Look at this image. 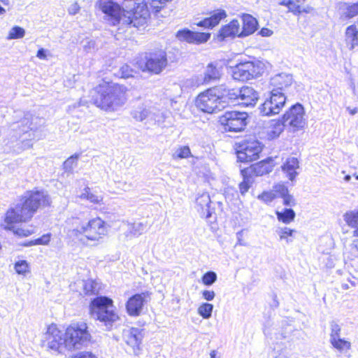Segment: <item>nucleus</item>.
Returning a JSON list of instances; mask_svg holds the SVG:
<instances>
[{
    "mask_svg": "<svg viewBox=\"0 0 358 358\" xmlns=\"http://www.w3.org/2000/svg\"><path fill=\"white\" fill-rule=\"evenodd\" d=\"M24 34L25 31L23 28L15 26L10 29L7 38L9 39L20 38L24 36Z\"/></svg>",
    "mask_w": 358,
    "mask_h": 358,
    "instance_id": "obj_45",
    "label": "nucleus"
},
{
    "mask_svg": "<svg viewBox=\"0 0 358 358\" xmlns=\"http://www.w3.org/2000/svg\"><path fill=\"white\" fill-rule=\"evenodd\" d=\"M79 158L78 154H75L70 157H69L64 162V169L66 171L71 172L73 169L77 166L78 159Z\"/></svg>",
    "mask_w": 358,
    "mask_h": 358,
    "instance_id": "obj_41",
    "label": "nucleus"
},
{
    "mask_svg": "<svg viewBox=\"0 0 358 358\" xmlns=\"http://www.w3.org/2000/svg\"><path fill=\"white\" fill-rule=\"evenodd\" d=\"M277 195L273 192H264L262 194L258 196V199L262 200L265 203L271 202Z\"/></svg>",
    "mask_w": 358,
    "mask_h": 358,
    "instance_id": "obj_50",
    "label": "nucleus"
},
{
    "mask_svg": "<svg viewBox=\"0 0 358 358\" xmlns=\"http://www.w3.org/2000/svg\"><path fill=\"white\" fill-rule=\"evenodd\" d=\"M241 173L243 176V181L240 182L238 187L241 194L245 195L253 183V178L252 176L248 173V170L242 169Z\"/></svg>",
    "mask_w": 358,
    "mask_h": 358,
    "instance_id": "obj_30",
    "label": "nucleus"
},
{
    "mask_svg": "<svg viewBox=\"0 0 358 358\" xmlns=\"http://www.w3.org/2000/svg\"><path fill=\"white\" fill-rule=\"evenodd\" d=\"M281 198L283 199V204L287 206H294L296 205V201L292 195L289 194V192Z\"/></svg>",
    "mask_w": 358,
    "mask_h": 358,
    "instance_id": "obj_53",
    "label": "nucleus"
},
{
    "mask_svg": "<svg viewBox=\"0 0 358 358\" xmlns=\"http://www.w3.org/2000/svg\"><path fill=\"white\" fill-rule=\"evenodd\" d=\"M293 78L291 74L286 73H278L271 78L269 82V90L273 92H285L293 83Z\"/></svg>",
    "mask_w": 358,
    "mask_h": 358,
    "instance_id": "obj_17",
    "label": "nucleus"
},
{
    "mask_svg": "<svg viewBox=\"0 0 358 358\" xmlns=\"http://www.w3.org/2000/svg\"><path fill=\"white\" fill-rule=\"evenodd\" d=\"M348 250V252L350 255V257L348 256L349 258L353 259L358 257V240H355L350 244Z\"/></svg>",
    "mask_w": 358,
    "mask_h": 358,
    "instance_id": "obj_49",
    "label": "nucleus"
},
{
    "mask_svg": "<svg viewBox=\"0 0 358 358\" xmlns=\"http://www.w3.org/2000/svg\"><path fill=\"white\" fill-rule=\"evenodd\" d=\"M45 343L46 346L54 351L62 353L68 350L66 331L62 332L56 326L48 327L45 334Z\"/></svg>",
    "mask_w": 358,
    "mask_h": 358,
    "instance_id": "obj_13",
    "label": "nucleus"
},
{
    "mask_svg": "<svg viewBox=\"0 0 358 358\" xmlns=\"http://www.w3.org/2000/svg\"><path fill=\"white\" fill-rule=\"evenodd\" d=\"M96 5L113 25L122 23L138 27L146 24L150 17L145 0H124L122 7L113 0H99Z\"/></svg>",
    "mask_w": 358,
    "mask_h": 358,
    "instance_id": "obj_1",
    "label": "nucleus"
},
{
    "mask_svg": "<svg viewBox=\"0 0 358 358\" xmlns=\"http://www.w3.org/2000/svg\"><path fill=\"white\" fill-rule=\"evenodd\" d=\"M213 305L208 303H202L198 308V313L204 319H208L212 315Z\"/></svg>",
    "mask_w": 358,
    "mask_h": 358,
    "instance_id": "obj_39",
    "label": "nucleus"
},
{
    "mask_svg": "<svg viewBox=\"0 0 358 358\" xmlns=\"http://www.w3.org/2000/svg\"><path fill=\"white\" fill-rule=\"evenodd\" d=\"M50 203V198L44 192H27L21 202L7 211L5 222L8 224L26 222L39 208L49 206Z\"/></svg>",
    "mask_w": 358,
    "mask_h": 358,
    "instance_id": "obj_3",
    "label": "nucleus"
},
{
    "mask_svg": "<svg viewBox=\"0 0 358 358\" xmlns=\"http://www.w3.org/2000/svg\"><path fill=\"white\" fill-rule=\"evenodd\" d=\"M201 294H202V297L205 300L208 301H213L215 296V293L213 290L206 289V290H203Z\"/></svg>",
    "mask_w": 358,
    "mask_h": 358,
    "instance_id": "obj_54",
    "label": "nucleus"
},
{
    "mask_svg": "<svg viewBox=\"0 0 358 358\" xmlns=\"http://www.w3.org/2000/svg\"><path fill=\"white\" fill-rule=\"evenodd\" d=\"M271 358H296V355L287 348L280 350L274 348L271 353Z\"/></svg>",
    "mask_w": 358,
    "mask_h": 358,
    "instance_id": "obj_36",
    "label": "nucleus"
},
{
    "mask_svg": "<svg viewBox=\"0 0 358 358\" xmlns=\"http://www.w3.org/2000/svg\"><path fill=\"white\" fill-rule=\"evenodd\" d=\"M68 350H80L91 343L92 336L84 322L71 324L66 329Z\"/></svg>",
    "mask_w": 358,
    "mask_h": 358,
    "instance_id": "obj_6",
    "label": "nucleus"
},
{
    "mask_svg": "<svg viewBox=\"0 0 358 358\" xmlns=\"http://www.w3.org/2000/svg\"><path fill=\"white\" fill-rule=\"evenodd\" d=\"M75 358H97L94 355L92 352H83L77 355Z\"/></svg>",
    "mask_w": 358,
    "mask_h": 358,
    "instance_id": "obj_59",
    "label": "nucleus"
},
{
    "mask_svg": "<svg viewBox=\"0 0 358 358\" xmlns=\"http://www.w3.org/2000/svg\"><path fill=\"white\" fill-rule=\"evenodd\" d=\"M220 69L217 68L213 64H209L204 72L203 83H209L211 81L217 80L220 79Z\"/></svg>",
    "mask_w": 358,
    "mask_h": 358,
    "instance_id": "obj_28",
    "label": "nucleus"
},
{
    "mask_svg": "<svg viewBox=\"0 0 358 358\" xmlns=\"http://www.w3.org/2000/svg\"><path fill=\"white\" fill-rule=\"evenodd\" d=\"M80 10V6L77 3H74L69 8V13L71 15H76L78 13Z\"/></svg>",
    "mask_w": 358,
    "mask_h": 358,
    "instance_id": "obj_61",
    "label": "nucleus"
},
{
    "mask_svg": "<svg viewBox=\"0 0 358 358\" xmlns=\"http://www.w3.org/2000/svg\"><path fill=\"white\" fill-rule=\"evenodd\" d=\"M344 15L346 17L351 18L358 15V1L352 4H346Z\"/></svg>",
    "mask_w": 358,
    "mask_h": 358,
    "instance_id": "obj_44",
    "label": "nucleus"
},
{
    "mask_svg": "<svg viewBox=\"0 0 358 358\" xmlns=\"http://www.w3.org/2000/svg\"><path fill=\"white\" fill-rule=\"evenodd\" d=\"M240 24L238 20H233L229 23L222 26L216 34L217 42H227L234 39L239 34Z\"/></svg>",
    "mask_w": 358,
    "mask_h": 358,
    "instance_id": "obj_18",
    "label": "nucleus"
},
{
    "mask_svg": "<svg viewBox=\"0 0 358 358\" xmlns=\"http://www.w3.org/2000/svg\"><path fill=\"white\" fill-rule=\"evenodd\" d=\"M152 111L150 109H147L143 105L134 108L131 113L132 117L136 121L140 122L150 117Z\"/></svg>",
    "mask_w": 358,
    "mask_h": 358,
    "instance_id": "obj_32",
    "label": "nucleus"
},
{
    "mask_svg": "<svg viewBox=\"0 0 358 358\" xmlns=\"http://www.w3.org/2000/svg\"><path fill=\"white\" fill-rule=\"evenodd\" d=\"M121 76L124 78H128L134 76L135 71L127 64H124L120 68Z\"/></svg>",
    "mask_w": 358,
    "mask_h": 358,
    "instance_id": "obj_51",
    "label": "nucleus"
},
{
    "mask_svg": "<svg viewBox=\"0 0 358 358\" xmlns=\"http://www.w3.org/2000/svg\"><path fill=\"white\" fill-rule=\"evenodd\" d=\"M343 218L348 226L355 229L354 236H358V209L345 213Z\"/></svg>",
    "mask_w": 358,
    "mask_h": 358,
    "instance_id": "obj_29",
    "label": "nucleus"
},
{
    "mask_svg": "<svg viewBox=\"0 0 358 358\" xmlns=\"http://www.w3.org/2000/svg\"><path fill=\"white\" fill-rule=\"evenodd\" d=\"M127 226V230L122 235L123 241H128L132 239L135 236H140L143 233L145 229V224L143 222H124Z\"/></svg>",
    "mask_w": 358,
    "mask_h": 358,
    "instance_id": "obj_25",
    "label": "nucleus"
},
{
    "mask_svg": "<svg viewBox=\"0 0 358 358\" xmlns=\"http://www.w3.org/2000/svg\"><path fill=\"white\" fill-rule=\"evenodd\" d=\"M90 314L92 318L101 322L107 330L110 329L113 324L119 319L113 300L106 296H97L91 301Z\"/></svg>",
    "mask_w": 358,
    "mask_h": 358,
    "instance_id": "obj_5",
    "label": "nucleus"
},
{
    "mask_svg": "<svg viewBox=\"0 0 358 358\" xmlns=\"http://www.w3.org/2000/svg\"><path fill=\"white\" fill-rule=\"evenodd\" d=\"M217 88H220V99L225 101V106L227 100L238 102L240 89H227L223 86L217 87Z\"/></svg>",
    "mask_w": 358,
    "mask_h": 358,
    "instance_id": "obj_27",
    "label": "nucleus"
},
{
    "mask_svg": "<svg viewBox=\"0 0 358 358\" xmlns=\"http://www.w3.org/2000/svg\"><path fill=\"white\" fill-rule=\"evenodd\" d=\"M166 112L157 111V113H155L152 111L150 118L158 123L163 122L166 117Z\"/></svg>",
    "mask_w": 358,
    "mask_h": 358,
    "instance_id": "obj_52",
    "label": "nucleus"
},
{
    "mask_svg": "<svg viewBox=\"0 0 358 358\" xmlns=\"http://www.w3.org/2000/svg\"><path fill=\"white\" fill-rule=\"evenodd\" d=\"M210 198L207 192L199 194L196 199L195 208L201 217L206 220L212 216L213 210L210 208Z\"/></svg>",
    "mask_w": 358,
    "mask_h": 358,
    "instance_id": "obj_21",
    "label": "nucleus"
},
{
    "mask_svg": "<svg viewBox=\"0 0 358 358\" xmlns=\"http://www.w3.org/2000/svg\"><path fill=\"white\" fill-rule=\"evenodd\" d=\"M127 89L116 83H103L91 91L92 103L106 111H117L127 102Z\"/></svg>",
    "mask_w": 358,
    "mask_h": 358,
    "instance_id": "obj_2",
    "label": "nucleus"
},
{
    "mask_svg": "<svg viewBox=\"0 0 358 358\" xmlns=\"http://www.w3.org/2000/svg\"><path fill=\"white\" fill-rule=\"evenodd\" d=\"M248 115L246 113L226 111L219 118V122L226 131L238 132L247 125Z\"/></svg>",
    "mask_w": 358,
    "mask_h": 358,
    "instance_id": "obj_11",
    "label": "nucleus"
},
{
    "mask_svg": "<svg viewBox=\"0 0 358 358\" xmlns=\"http://www.w3.org/2000/svg\"><path fill=\"white\" fill-rule=\"evenodd\" d=\"M330 338L329 342L335 339L341 338V328L340 325L335 321H332L330 323Z\"/></svg>",
    "mask_w": 358,
    "mask_h": 358,
    "instance_id": "obj_42",
    "label": "nucleus"
},
{
    "mask_svg": "<svg viewBox=\"0 0 358 358\" xmlns=\"http://www.w3.org/2000/svg\"><path fill=\"white\" fill-rule=\"evenodd\" d=\"M299 168V162L296 157H290L282 166V171L287 173L290 180H294L298 173L296 169Z\"/></svg>",
    "mask_w": 358,
    "mask_h": 358,
    "instance_id": "obj_26",
    "label": "nucleus"
},
{
    "mask_svg": "<svg viewBox=\"0 0 358 358\" xmlns=\"http://www.w3.org/2000/svg\"><path fill=\"white\" fill-rule=\"evenodd\" d=\"M50 239V238L48 234L43 235L41 238L36 239L34 244H35V245H45L49 243Z\"/></svg>",
    "mask_w": 358,
    "mask_h": 358,
    "instance_id": "obj_55",
    "label": "nucleus"
},
{
    "mask_svg": "<svg viewBox=\"0 0 358 358\" xmlns=\"http://www.w3.org/2000/svg\"><path fill=\"white\" fill-rule=\"evenodd\" d=\"M87 200L93 203H99L102 201V198L100 196L95 195L90 192V194L87 195Z\"/></svg>",
    "mask_w": 358,
    "mask_h": 358,
    "instance_id": "obj_57",
    "label": "nucleus"
},
{
    "mask_svg": "<svg viewBox=\"0 0 358 358\" xmlns=\"http://www.w3.org/2000/svg\"><path fill=\"white\" fill-rule=\"evenodd\" d=\"M296 230L291 229L287 227H278L276 229V233L279 236L280 240H286L287 243L292 242V240L288 238L293 236Z\"/></svg>",
    "mask_w": 358,
    "mask_h": 358,
    "instance_id": "obj_35",
    "label": "nucleus"
},
{
    "mask_svg": "<svg viewBox=\"0 0 358 358\" xmlns=\"http://www.w3.org/2000/svg\"><path fill=\"white\" fill-rule=\"evenodd\" d=\"M90 193V189L89 187H85L84 189V192L80 194V197L81 199H87V195H89Z\"/></svg>",
    "mask_w": 358,
    "mask_h": 358,
    "instance_id": "obj_64",
    "label": "nucleus"
},
{
    "mask_svg": "<svg viewBox=\"0 0 358 358\" xmlns=\"http://www.w3.org/2000/svg\"><path fill=\"white\" fill-rule=\"evenodd\" d=\"M238 103L245 106H254L258 100L257 92L250 87L240 88Z\"/></svg>",
    "mask_w": 358,
    "mask_h": 358,
    "instance_id": "obj_23",
    "label": "nucleus"
},
{
    "mask_svg": "<svg viewBox=\"0 0 358 358\" xmlns=\"http://www.w3.org/2000/svg\"><path fill=\"white\" fill-rule=\"evenodd\" d=\"M196 105L204 113H215L225 108V101L220 99V88L213 87L201 93L196 98Z\"/></svg>",
    "mask_w": 358,
    "mask_h": 358,
    "instance_id": "obj_7",
    "label": "nucleus"
},
{
    "mask_svg": "<svg viewBox=\"0 0 358 358\" xmlns=\"http://www.w3.org/2000/svg\"><path fill=\"white\" fill-rule=\"evenodd\" d=\"M34 117L31 114L27 113L24 114V117L20 120L22 129L20 132L27 133L29 130H34L36 127L33 124Z\"/></svg>",
    "mask_w": 358,
    "mask_h": 358,
    "instance_id": "obj_33",
    "label": "nucleus"
},
{
    "mask_svg": "<svg viewBox=\"0 0 358 358\" xmlns=\"http://www.w3.org/2000/svg\"><path fill=\"white\" fill-rule=\"evenodd\" d=\"M275 215L278 221L284 224H289L296 216L295 212L292 208H283L282 210H276Z\"/></svg>",
    "mask_w": 358,
    "mask_h": 358,
    "instance_id": "obj_31",
    "label": "nucleus"
},
{
    "mask_svg": "<svg viewBox=\"0 0 358 358\" xmlns=\"http://www.w3.org/2000/svg\"><path fill=\"white\" fill-rule=\"evenodd\" d=\"M262 150V143L255 138L245 139L238 143L236 149L238 161L251 162L259 157Z\"/></svg>",
    "mask_w": 358,
    "mask_h": 358,
    "instance_id": "obj_10",
    "label": "nucleus"
},
{
    "mask_svg": "<svg viewBox=\"0 0 358 358\" xmlns=\"http://www.w3.org/2000/svg\"><path fill=\"white\" fill-rule=\"evenodd\" d=\"M259 34L262 36H270L273 34V31L267 28H262L259 31Z\"/></svg>",
    "mask_w": 358,
    "mask_h": 358,
    "instance_id": "obj_62",
    "label": "nucleus"
},
{
    "mask_svg": "<svg viewBox=\"0 0 358 358\" xmlns=\"http://www.w3.org/2000/svg\"><path fill=\"white\" fill-rule=\"evenodd\" d=\"M346 40L350 45H357L358 40V31L356 27L350 26L345 31Z\"/></svg>",
    "mask_w": 358,
    "mask_h": 358,
    "instance_id": "obj_37",
    "label": "nucleus"
},
{
    "mask_svg": "<svg viewBox=\"0 0 358 358\" xmlns=\"http://www.w3.org/2000/svg\"><path fill=\"white\" fill-rule=\"evenodd\" d=\"M170 0H145V3H147V5L149 4L153 12L157 13Z\"/></svg>",
    "mask_w": 358,
    "mask_h": 358,
    "instance_id": "obj_40",
    "label": "nucleus"
},
{
    "mask_svg": "<svg viewBox=\"0 0 358 358\" xmlns=\"http://www.w3.org/2000/svg\"><path fill=\"white\" fill-rule=\"evenodd\" d=\"M243 231L241 230L240 231H238L237 234H236V236H237V238H238V243L237 244L240 245H244V243H242V237H243Z\"/></svg>",
    "mask_w": 358,
    "mask_h": 358,
    "instance_id": "obj_63",
    "label": "nucleus"
},
{
    "mask_svg": "<svg viewBox=\"0 0 358 358\" xmlns=\"http://www.w3.org/2000/svg\"><path fill=\"white\" fill-rule=\"evenodd\" d=\"M36 56L41 59H48L51 55L47 50L41 48L38 50Z\"/></svg>",
    "mask_w": 358,
    "mask_h": 358,
    "instance_id": "obj_56",
    "label": "nucleus"
},
{
    "mask_svg": "<svg viewBox=\"0 0 358 358\" xmlns=\"http://www.w3.org/2000/svg\"><path fill=\"white\" fill-rule=\"evenodd\" d=\"M272 191L277 195V196H278L280 197L288 193L287 187L282 183L275 185L273 187Z\"/></svg>",
    "mask_w": 358,
    "mask_h": 358,
    "instance_id": "obj_48",
    "label": "nucleus"
},
{
    "mask_svg": "<svg viewBox=\"0 0 358 358\" xmlns=\"http://www.w3.org/2000/svg\"><path fill=\"white\" fill-rule=\"evenodd\" d=\"M303 106L300 103L293 105L283 115L285 125L291 127L293 130H298L304 127L306 119Z\"/></svg>",
    "mask_w": 358,
    "mask_h": 358,
    "instance_id": "obj_14",
    "label": "nucleus"
},
{
    "mask_svg": "<svg viewBox=\"0 0 358 358\" xmlns=\"http://www.w3.org/2000/svg\"><path fill=\"white\" fill-rule=\"evenodd\" d=\"M217 280V274L214 271H208L202 277L205 285L210 286Z\"/></svg>",
    "mask_w": 358,
    "mask_h": 358,
    "instance_id": "obj_46",
    "label": "nucleus"
},
{
    "mask_svg": "<svg viewBox=\"0 0 358 358\" xmlns=\"http://www.w3.org/2000/svg\"><path fill=\"white\" fill-rule=\"evenodd\" d=\"M209 17H204L199 22H194L193 25L202 27L204 29H213L217 26L220 22L227 17L226 10L222 8L215 10L206 13Z\"/></svg>",
    "mask_w": 358,
    "mask_h": 358,
    "instance_id": "obj_16",
    "label": "nucleus"
},
{
    "mask_svg": "<svg viewBox=\"0 0 358 358\" xmlns=\"http://www.w3.org/2000/svg\"><path fill=\"white\" fill-rule=\"evenodd\" d=\"M243 24L242 30L238 35V38L248 36L257 30L258 22L256 18L250 14H243L241 17Z\"/></svg>",
    "mask_w": 358,
    "mask_h": 358,
    "instance_id": "obj_24",
    "label": "nucleus"
},
{
    "mask_svg": "<svg viewBox=\"0 0 358 358\" xmlns=\"http://www.w3.org/2000/svg\"><path fill=\"white\" fill-rule=\"evenodd\" d=\"M287 96L285 92H275L269 90V95L259 106L260 113L271 116L278 114L286 103Z\"/></svg>",
    "mask_w": 358,
    "mask_h": 358,
    "instance_id": "obj_12",
    "label": "nucleus"
},
{
    "mask_svg": "<svg viewBox=\"0 0 358 358\" xmlns=\"http://www.w3.org/2000/svg\"><path fill=\"white\" fill-rule=\"evenodd\" d=\"M285 125L284 124V122L282 123H276L275 125V131L273 132L275 136H279V134L282 131L283 128Z\"/></svg>",
    "mask_w": 358,
    "mask_h": 358,
    "instance_id": "obj_60",
    "label": "nucleus"
},
{
    "mask_svg": "<svg viewBox=\"0 0 358 358\" xmlns=\"http://www.w3.org/2000/svg\"><path fill=\"white\" fill-rule=\"evenodd\" d=\"M264 64L260 61L239 63L232 68V77L239 81H248L262 75Z\"/></svg>",
    "mask_w": 358,
    "mask_h": 358,
    "instance_id": "obj_9",
    "label": "nucleus"
},
{
    "mask_svg": "<svg viewBox=\"0 0 358 358\" xmlns=\"http://www.w3.org/2000/svg\"><path fill=\"white\" fill-rule=\"evenodd\" d=\"M274 165L273 159L269 157L265 160L254 164L249 168L244 169L248 170V173L250 175L253 173L257 176H260L271 172Z\"/></svg>",
    "mask_w": 358,
    "mask_h": 358,
    "instance_id": "obj_22",
    "label": "nucleus"
},
{
    "mask_svg": "<svg viewBox=\"0 0 358 358\" xmlns=\"http://www.w3.org/2000/svg\"><path fill=\"white\" fill-rule=\"evenodd\" d=\"M29 266L25 260L19 261L15 264V269L16 272L19 274L24 275L26 273L29 271Z\"/></svg>",
    "mask_w": 358,
    "mask_h": 358,
    "instance_id": "obj_47",
    "label": "nucleus"
},
{
    "mask_svg": "<svg viewBox=\"0 0 358 358\" xmlns=\"http://www.w3.org/2000/svg\"><path fill=\"white\" fill-rule=\"evenodd\" d=\"M211 34L208 32L195 31L187 28L178 30L176 33V38L180 42L187 43H206L210 38Z\"/></svg>",
    "mask_w": 358,
    "mask_h": 358,
    "instance_id": "obj_15",
    "label": "nucleus"
},
{
    "mask_svg": "<svg viewBox=\"0 0 358 358\" xmlns=\"http://www.w3.org/2000/svg\"><path fill=\"white\" fill-rule=\"evenodd\" d=\"M330 343L341 352L348 350L351 347V344L349 341L341 338L331 341Z\"/></svg>",
    "mask_w": 358,
    "mask_h": 358,
    "instance_id": "obj_34",
    "label": "nucleus"
},
{
    "mask_svg": "<svg viewBox=\"0 0 358 358\" xmlns=\"http://www.w3.org/2000/svg\"><path fill=\"white\" fill-rule=\"evenodd\" d=\"M123 337L126 343L132 348L133 353L137 355L143 338V330L138 328L124 330Z\"/></svg>",
    "mask_w": 358,
    "mask_h": 358,
    "instance_id": "obj_19",
    "label": "nucleus"
},
{
    "mask_svg": "<svg viewBox=\"0 0 358 358\" xmlns=\"http://www.w3.org/2000/svg\"><path fill=\"white\" fill-rule=\"evenodd\" d=\"M136 66L143 72L159 74L167 65V56L164 51L145 53L136 62Z\"/></svg>",
    "mask_w": 358,
    "mask_h": 358,
    "instance_id": "obj_8",
    "label": "nucleus"
},
{
    "mask_svg": "<svg viewBox=\"0 0 358 358\" xmlns=\"http://www.w3.org/2000/svg\"><path fill=\"white\" fill-rule=\"evenodd\" d=\"M191 155V151L188 146H182L176 149L172 154L173 159H186Z\"/></svg>",
    "mask_w": 358,
    "mask_h": 358,
    "instance_id": "obj_38",
    "label": "nucleus"
},
{
    "mask_svg": "<svg viewBox=\"0 0 358 358\" xmlns=\"http://www.w3.org/2000/svg\"><path fill=\"white\" fill-rule=\"evenodd\" d=\"M72 221L75 227L69 230L68 236L85 245H96L107 234L106 222L100 217H95L87 222L73 218Z\"/></svg>",
    "mask_w": 358,
    "mask_h": 358,
    "instance_id": "obj_4",
    "label": "nucleus"
},
{
    "mask_svg": "<svg viewBox=\"0 0 358 358\" xmlns=\"http://www.w3.org/2000/svg\"><path fill=\"white\" fill-rule=\"evenodd\" d=\"M32 231H30L29 229H24L22 228L17 229L15 231V234H17L20 236H28L30 234H32Z\"/></svg>",
    "mask_w": 358,
    "mask_h": 358,
    "instance_id": "obj_58",
    "label": "nucleus"
},
{
    "mask_svg": "<svg viewBox=\"0 0 358 358\" xmlns=\"http://www.w3.org/2000/svg\"><path fill=\"white\" fill-rule=\"evenodd\" d=\"M282 6H285L288 8L289 11L293 13L294 15H297L301 13V7L299 5H296L292 0H283L280 3Z\"/></svg>",
    "mask_w": 358,
    "mask_h": 358,
    "instance_id": "obj_43",
    "label": "nucleus"
},
{
    "mask_svg": "<svg viewBox=\"0 0 358 358\" xmlns=\"http://www.w3.org/2000/svg\"><path fill=\"white\" fill-rule=\"evenodd\" d=\"M149 296L148 292L136 294L130 297L127 303L126 308L128 314L131 316L140 315L146 298Z\"/></svg>",
    "mask_w": 358,
    "mask_h": 358,
    "instance_id": "obj_20",
    "label": "nucleus"
}]
</instances>
